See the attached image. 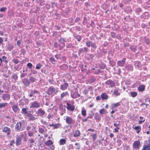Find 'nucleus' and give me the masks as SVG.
<instances>
[{"instance_id":"obj_44","label":"nucleus","mask_w":150,"mask_h":150,"mask_svg":"<svg viewBox=\"0 0 150 150\" xmlns=\"http://www.w3.org/2000/svg\"><path fill=\"white\" fill-rule=\"evenodd\" d=\"M29 80L30 82L33 83L35 81V79L33 77L31 76Z\"/></svg>"},{"instance_id":"obj_2","label":"nucleus","mask_w":150,"mask_h":150,"mask_svg":"<svg viewBox=\"0 0 150 150\" xmlns=\"http://www.w3.org/2000/svg\"><path fill=\"white\" fill-rule=\"evenodd\" d=\"M140 142L139 140H137L134 141L132 144V146L134 149L139 150L140 146Z\"/></svg>"},{"instance_id":"obj_1","label":"nucleus","mask_w":150,"mask_h":150,"mask_svg":"<svg viewBox=\"0 0 150 150\" xmlns=\"http://www.w3.org/2000/svg\"><path fill=\"white\" fill-rule=\"evenodd\" d=\"M58 92V88H54L51 86L48 88L47 93L49 95H51L53 93L56 94Z\"/></svg>"},{"instance_id":"obj_36","label":"nucleus","mask_w":150,"mask_h":150,"mask_svg":"<svg viewBox=\"0 0 150 150\" xmlns=\"http://www.w3.org/2000/svg\"><path fill=\"white\" fill-rule=\"evenodd\" d=\"M13 62L16 64H17L20 62V61L17 59L14 58L12 60Z\"/></svg>"},{"instance_id":"obj_30","label":"nucleus","mask_w":150,"mask_h":150,"mask_svg":"<svg viewBox=\"0 0 150 150\" xmlns=\"http://www.w3.org/2000/svg\"><path fill=\"white\" fill-rule=\"evenodd\" d=\"M53 143V142L51 140H48L45 143V144L47 146H50L51 145H52Z\"/></svg>"},{"instance_id":"obj_57","label":"nucleus","mask_w":150,"mask_h":150,"mask_svg":"<svg viewBox=\"0 0 150 150\" xmlns=\"http://www.w3.org/2000/svg\"><path fill=\"white\" fill-rule=\"evenodd\" d=\"M111 35L113 38H115L116 35V34L115 33L113 32H112L111 33Z\"/></svg>"},{"instance_id":"obj_3","label":"nucleus","mask_w":150,"mask_h":150,"mask_svg":"<svg viewBox=\"0 0 150 150\" xmlns=\"http://www.w3.org/2000/svg\"><path fill=\"white\" fill-rule=\"evenodd\" d=\"M67 108L68 110L71 111L72 112L74 111L75 109V107L73 103L72 104H69L68 102L67 103Z\"/></svg>"},{"instance_id":"obj_11","label":"nucleus","mask_w":150,"mask_h":150,"mask_svg":"<svg viewBox=\"0 0 150 150\" xmlns=\"http://www.w3.org/2000/svg\"><path fill=\"white\" fill-rule=\"evenodd\" d=\"M126 59V58H123L122 60L118 61L117 63V65L121 67H124L125 64Z\"/></svg>"},{"instance_id":"obj_47","label":"nucleus","mask_w":150,"mask_h":150,"mask_svg":"<svg viewBox=\"0 0 150 150\" xmlns=\"http://www.w3.org/2000/svg\"><path fill=\"white\" fill-rule=\"evenodd\" d=\"M130 49L132 51L135 52L136 50V47L135 46H132L130 47Z\"/></svg>"},{"instance_id":"obj_19","label":"nucleus","mask_w":150,"mask_h":150,"mask_svg":"<svg viewBox=\"0 0 150 150\" xmlns=\"http://www.w3.org/2000/svg\"><path fill=\"white\" fill-rule=\"evenodd\" d=\"M27 116L29 117V121H33L36 119L34 116L31 114H28Z\"/></svg>"},{"instance_id":"obj_50","label":"nucleus","mask_w":150,"mask_h":150,"mask_svg":"<svg viewBox=\"0 0 150 150\" xmlns=\"http://www.w3.org/2000/svg\"><path fill=\"white\" fill-rule=\"evenodd\" d=\"M88 90L86 89H85L83 91L82 93L84 94V95H86L88 93Z\"/></svg>"},{"instance_id":"obj_26","label":"nucleus","mask_w":150,"mask_h":150,"mask_svg":"<svg viewBox=\"0 0 150 150\" xmlns=\"http://www.w3.org/2000/svg\"><path fill=\"white\" fill-rule=\"evenodd\" d=\"M73 36L79 42H80L81 39V37L80 35H77L76 34H74Z\"/></svg>"},{"instance_id":"obj_4","label":"nucleus","mask_w":150,"mask_h":150,"mask_svg":"<svg viewBox=\"0 0 150 150\" xmlns=\"http://www.w3.org/2000/svg\"><path fill=\"white\" fill-rule=\"evenodd\" d=\"M66 123L68 125H71L73 124L74 121L72 119L71 117H69L68 116L66 117V119L65 120Z\"/></svg>"},{"instance_id":"obj_25","label":"nucleus","mask_w":150,"mask_h":150,"mask_svg":"<svg viewBox=\"0 0 150 150\" xmlns=\"http://www.w3.org/2000/svg\"><path fill=\"white\" fill-rule=\"evenodd\" d=\"M99 112L100 114L101 115L108 113V112H107V111L104 108L101 109L100 110Z\"/></svg>"},{"instance_id":"obj_61","label":"nucleus","mask_w":150,"mask_h":150,"mask_svg":"<svg viewBox=\"0 0 150 150\" xmlns=\"http://www.w3.org/2000/svg\"><path fill=\"white\" fill-rule=\"evenodd\" d=\"M53 116V115H51V114H49L48 116H47V118L49 119V120H50V118L52 117Z\"/></svg>"},{"instance_id":"obj_34","label":"nucleus","mask_w":150,"mask_h":150,"mask_svg":"<svg viewBox=\"0 0 150 150\" xmlns=\"http://www.w3.org/2000/svg\"><path fill=\"white\" fill-rule=\"evenodd\" d=\"M47 131V129H46L45 131ZM39 132L41 134H43L45 132L44 129L41 127H39L38 129Z\"/></svg>"},{"instance_id":"obj_41","label":"nucleus","mask_w":150,"mask_h":150,"mask_svg":"<svg viewBox=\"0 0 150 150\" xmlns=\"http://www.w3.org/2000/svg\"><path fill=\"white\" fill-rule=\"evenodd\" d=\"M92 42L91 41L88 40L86 42V45L88 47H90L91 46Z\"/></svg>"},{"instance_id":"obj_31","label":"nucleus","mask_w":150,"mask_h":150,"mask_svg":"<svg viewBox=\"0 0 150 150\" xmlns=\"http://www.w3.org/2000/svg\"><path fill=\"white\" fill-rule=\"evenodd\" d=\"M131 96L133 98L135 97L137 95V93L135 92H132L130 93Z\"/></svg>"},{"instance_id":"obj_12","label":"nucleus","mask_w":150,"mask_h":150,"mask_svg":"<svg viewBox=\"0 0 150 150\" xmlns=\"http://www.w3.org/2000/svg\"><path fill=\"white\" fill-rule=\"evenodd\" d=\"M2 98L4 100H8L10 98V96L8 94H3L2 95Z\"/></svg>"},{"instance_id":"obj_10","label":"nucleus","mask_w":150,"mask_h":150,"mask_svg":"<svg viewBox=\"0 0 150 150\" xmlns=\"http://www.w3.org/2000/svg\"><path fill=\"white\" fill-rule=\"evenodd\" d=\"M21 125V123L20 122H18L17 123L15 126V129L16 131L19 132L20 131Z\"/></svg>"},{"instance_id":"obj_37","label":"nucleus","mask_w":150,"mask_h":150,"mask_svg":"<svg viewBox=\"0 0 150 150\" xmlns=\"http://www.w3.org/2000/svg\"><path fill=\"white\" fill-rule=\"evenodd\" d=\"M66 42L65 39L62 38H61L59 40V43H65L64 42Z\"/></svg>"},{"instance_id":"obj_49","label":"nucleus","mask_w":150,"mask_h":150,"mask_svg":"<svg viewBox=\"0 0 150 150\" xmlns=\"http://www.w3.org/2000/svg\"><path fill=\"white\" fill-rule=\"evenodd\" d=\"M7 9V8L6 7H3L1 8H0V11L1 12H5Z\"/></svg>"},{"instance_id":"obj_6","label":"nucleus","mask_w":150,"mask_h":150,"mask_svg":"<svg viewBox=\"0 0 150 150\" xmlns=\"http://www.w3.org/2000/svg\"><path fill=\"white\" fill-rule=\"evenodd\" d=\"M40 104L36 101H34L31 103L30 108H38L40 107Z\"/></svg>"},{"instance_id":"obj_9","label":"nucleus","mask_w":150,"mask_h":150,"mask_svg":"<svg viewBox=\"0 0 150 150\" xmlns=\"http://www.w3.org/2000/svg\"><path fill=\"white\" fill-rule=\"evenodd\" d=\"M2 132L6 133L7 136H8L10 135L11 131L10 128L5 127L3 129Z\"/></svg>"},{"instance_id":"obj_7","label":"nucleus","mask_w":150,"mask_h":150,"mask_svg":"<svg viewBox=\"0 0 150 150\" xmlns=\"http://www.w3.org/2000/svg\"><path fill=\"white\" fill-rule=\"evenodd\" d=\"M54 47L56 48L58 47L59 50L62 49L65 46V43H59L56 42L54 45Z\"/></svg>"},{"instance_id":"obj_33","label":"nucleus","mask_w":150,"mask_h":150,"mask_svg":"<svg viewBox=\"0 0 150 150\" xmlns=\"http://www.w3.org/2000/svg\"><path fill=\"white\" fill-rule=\"evenodd\" d=\"M49 60L50 62L53 64H55L56 62V61L55 60L54 58L51 57L49 58Z\"/></svg>"},{"instance_id":"obj_14","label":"nucleus","mask_w":150,"mask_h":150,"mask_svg":"<svg viewBox=\"0 0 150 150\" xmlns=\"http://www.w3.org/2000/svg\"><path fill=\"white\" fill-rule=\"evenodd\" d=\"M21 138L19 136H17L16 137V145H19L21 144Z\"/></svg>"},{"instance_id":"obj_32","label":"nucleus","mask_w":150,"mask_h":150,"mask_svg":"<svg viewBox=\"0 0 150 150\" xmlns=\"http://www.w3.org/2000/svg\"><path fill=\"white\" fill-rule=\"evenodd\" d=\"M113 94L116 96H117L120 95V93L117 90H114L113 92Z\"/></svg>"},{"instance_id":"obj_64","label":"nucleus","mask_w":150,"mask_h":150,"mask_svg":"<svg viewBox=\"0 0 150 150\" xmlns=\"http://www.w3.org/2000/svg\"><path fill=\"white\" fill-rule=\"evenodd\" d=\"M145 119H144L143 120H141L139 121L138 122V124H141L142 123L144 122L145 121Z\"/></svg>"},{"instance_id":"obj_54","label":"nucleus","mask_w":150,"mask_h":150,"mask_svg":"<svg viewBox=\"0 0 150 150\" xmlns=\"http://www.w3.org/2000/svg\"><path fill=\"white\" fill-rule=\"evenodd\" d=\"M27 66L28 67L30 68V69H32L33 65L32 64L30 63H29L27 64Z\"/></svg>"},{"instance_id":"obj_51","label":"nucleus","mask_w":150,"mask_h":150,"mask_svg":"<svg viewBox=\"0 0 150 150\" xmlns=\"http://www.w3.org/2000/svg\"><path fill=\"white\" fill-rule=\"evenodd\" d=\"M8 47L9 50L11 51L13 49V47L12 45H8Z\"/></svg>"},{"instance_id":"obj_24","label":"nucleus","mask_w":150,"mask_h":150,"mask_svg":"<svg viewBox=\"0 0 150 150\" xmlns=\"http://www.w3.org/2000/svg\"><path fill=\"white\" fill-rule=\"evenodd\" d=\"M120 102H117L115 103H113L111 105V109H113L114 108H116L119 106L120 105Z\"/></svg>"},{"instance_id":"obj_55","label":"nucleus","mask_w":150,"mask_h":150,"mask_svg":"<svg viewBox=\"0 0 150 150\" xmlns=\"http://www.w3.org/2000/svg\"><path fill=\"white\" fill-rule=\"evenodd\" d=\"M84 50L83 48H80L79 50V55L81 53L83 52Z\"/></svg>"},{"instance_id":"obj_27","label":"nucleus","mask_w":150,"mask_h":150,"mask_svg":"<svg viewBox=\"0 0 150 150\" xmlns=\"http://www.w3.org/2000/svg\"><path fill=\"white\" fill-rule=\"evenodd\" d=\"M81 134V133L79 130H77L75 131V133L74 134V136L75 137H79Z\"/></svg>"},{"instance_id":"obj_29","label":"nucleus","mask_w":150,"mask_h":150,"mask_svg":"<svg viewBox=\"0 0 150 150\" xmlns=\"http://www.w3.org/2000/svg\"><path fill=\"white\" fill-rule=\"evenodd\" d=\"M59 145H63L65 144L66 142V140L64 139H61L59 141Z\"/></svg>"},{"instance_id":"obj_18","label":"nucleus","mask_w":150,"mask_h":150,"mask_svg":"<svg viewBox=\"0 0 150 150\" xmlns=\"http://www.w3.org/2000/svg\"><path fill=\"white\" fill-rule=\"evenodd\" d=\"M101 98L103 100H106L108 98V95L105 93H103L101 95Z\"/></svg>"},{"instance_id":"obj_20","label":"nucleus","mask_w":150,"mask_h":150,"mask_svg":"<svg viewBox=\"0 0 150 150\" xmlns=\"http://www.w3.org/2000/svg\"><path fill=\"white\" fill-rule=\"evenodd\" d=\"M132 127L134 129L137 131V133L138 134L139 133L141 129L140 126L134 127V125H133Z\"/></svg>"},{"instance_id":"obj_5","label":"nucleus","mask_w":150,"mask_h":150,"mask_svg":"<svg viewBox=\"0 0 150 150\" xmlns=\"http://www.w3.org/2000/svg\"><path fill=\"white\" fill-rule=\"evenodd\" d=\"M36 113L37 114L38 116L41 117H43L45 114V112L41 108H39L38 110Z\"/></svg>"},{"instance_id":"obj_43","label":"nucleus","mask_w":150,"mask_h":150,"mask_svg":"<svg viewBox=\"0 0 150 150\" xmlns=\"http://www.w3.org/2000/svg\"><path fill=\"white\" fill-rule=\"evenodd\" d=\"M12 78L16 80L18 79V76L16 74H13L12 75Z\"/></svg>"},{"instance_id":"obj_62","label":"nucleus","mask_w":150,"mask_h":150,"mask_svg":"<svg viewBox=\"0 0 150 150\" xmlns=\"http://www.w3.org/2000/svg\"><path fill=\"white\" fill-rule=\"evenodd\" d=\"M15 143L14 140H11L10 142V146H12Z\"/></svg>"},{"instance_id":"obj_17","label":"nucleus","mask_w":150,"mask_h":150,"mask_svg":"<svg viewBox=\"0 0 150 150\" xmlns=\"http://www.w3.org/2000/svg\"><path fill=\"white\" fill-rule=\"evenodd\" d=\"M68 86L69 84L68 83H64L61 85L60 89L63 91H64L67 89Z\"/></svg>"},{"instance_id":"obj_28","label":"nucleus","mask_w":150,"mask_h":150,"mask_svg":"<svg viewBox=\"0 0 150 150\" xmlns=\"http://www.w3.org/2000/svg\"><path fill=\"white\" fill-rule=\"evenodd\" d=\"M90 136L92 137L93 140L94 141L97 138V135L96 134L92 133L90 135Z\"/></svg>"},{"instance_id":"obj_52","label":"nucleus","mask_w":150,"mask_h":150,"mask_svg":"<svg viewBox=\"0 0 150 150\" xmlns=\"http://www.w3.org/2000/svg\"><path fill=\"white\" fill-rule=\"evenodd\" d=\"M141 9L140 8H137L135 10V12L136 13H139L141 12Z\"/></svg>"},{"instance_id":"obj_60","label":"nucleus","mask_w":150,"mask_h":150,"mask_svg":"<svg viewBox=\"0 0 150 150\" xmlns=\"http://www.w3.org/2000/svg\"><path fill=\"white\" fill-rule=\"evenodd\" d=\"M119 125V123L117 124H116V123H114V126L115 127H116L118 129H119V128L118 127V126Z\"/></svg>"},{"instance_id":"obj_15","label":"nucleus","mask_w":150,"mask_h":150,"mask_svg":"<svg viewBox=\"0 0 150 150\" xmlns=\"http://www.w3.org/2000/svg\"><path fill=\"white\" fill-rule=\"evenodd\" d=\"M71 97L74 98H76L80 96V94L78 93V92H74L71 95Z\"/></svg>"},{"instance_id":"obj_45","label":"nucleus","mask_w":150,"mask_h":150,"mask_svg":"<svg viewBox=\"0 0 150 150\" xmlns=\"http://www.w3.org/2000/svg\"><path fill=\"white\" fill-rule=\"evenodd\" d=\"M28 142L30 144H32L34 143L35 141L33 138H30L28 140Z\"/></svg>"},{"instance_id":"obj_16","label":"nucleus","mask_w":150,"mask_h":150,"mask_svg":"<svg viewBox=\"0 0 150 150\" xmlns=\"http://www.w3.org/2000/svg\"><path fill=\"white\" fill-rule=\"evenodd\" d=\"M22 81L24 85L26 86H29L30 82L27 79L25 78L22 79Z\"/></svg>"},{"instance_id":"obj_13","label":"nucleus","mask_w":150,"mask_h":150,"mask_svg":"<svg viewBox=\"0 0 150 150\" xmlns=\"http://www.w3.org/2000/svg\"><path fill=\"white\" fill-rule=\"evenodd\" d=\"M12 109L15 113H17L19 112V109L16 105H14L12 106Z\"/></svg>"},{"instance_id":"obj_39","label":"nucleus","mask_w":150,"mask_h":150,"mask_svg":"<svg viewBox=\"0 0 150 150\" xmlns=\"http://www.w3.org/2000/svg\"><path fill=\"white\" fill-rule=\"evenodd\" d=\"M42 67V65L40 63L37 64L35 69H39L41 68Z\"/></svg>"},{"instance_id":"obj_38","label":"nucleus","mask_w":150,"mask_h":150,"mask_svg":"<svg viewBox=\"0 0 150 150\" xmlns=\"http://www.w3.org/2000/svg\"><path fill=\"white\" fill-rule=\"evenodd\" d=\"M81 113L83 116H86V110L84 109H82L81 111Z\"/></svg>"},{"instance_id":"obj_53","label":"nucleus","mask_w":150,"mask_h":150,"mask_svg":"<svg viewBox=\"0 0 150 150\" xmlns=\"http://www.w3.org/2000/svg\"><path fill=\"white\" fill-rule=\"evenodd\" d=\"M75 144L76 146H77L76 149L78 150L79 149L80 147V144L79 143H76Z\"/></svg>"},{"instance_id":"obj_59","label":"nucleus","mask_w":150,"mask_h":150,"mask_svg":"<svg viewBox=\"0 0 150 150\" xmlns=\"http://www.w3.org/2000/svg\"><path fill=\"white\" fill-rule=\"evenodd\" d=\"M101 71L99 69H98V70L96 71L94 73V74H99L100 72Z\"/></svg>"},{"instance_id":"obj_23","label":"nucleus","mask_w":150,"mask_h":150,"mask_svg":"<svg viewBox=\"0 0 150 150\" xmlns=\"http://www.w3.org/2000/svg\"><path fill=\"white\" fill-rule=\"evenodd\" d=\"M145 86L143 85H141L138 88V90L139 92H142L145 90Z\"/></svg>"},{"instance_id":"obj_22","label":"nucleus","mask_w":150,"mask_h":150,"mask_svg":"<svg viewBox=\"0 0 150 150\" xmlns=\"http://www.w3.org/2000/svg\"><path fill=\"white\" fill-rule=\"evenodd\" d=\"M67 95H69V94L67 91L62 92L60 95V99L62 100Z\"/></svg>"},{"instance_id":"obj_48","label":"nucleus","mask_w":150,"mask_h":150,"mask_svg":"<svg viewBox=\"0 0 150 150\" xmlns=\"http://www.w3.org/2000/svg\"><path fill=\"white\" fill-rule=\"evenodd\" d=\"M55 57L57 59H60L61 57V55L60 54H56L55 55Z\"/></svg>"},{"instance_id":"obj_46","label":"nucleus","mask_w":150,"mask_h":150,"mask_svg":"<svg viewBox=\"0 0 150 150\" xmlns=\"http://www.w3.org/2000/svg\"><path fill=\"white\" fill-rule=\"evenodd\" d=\"M91 46V47L95 49H96L97 48V46L95 45V43L93 42H92Z\"/></svg>"},{"instance_id":"obj_8","label":"nucleus","mask_w":150,"mask_h":150,"mask_svg":"<svg viewBox=\"0 0 150 150\" xmlns=\"http://www.w3.org/2000/svg\"><path fill=\"white\" fill-rule=\"evenodd\" d=\"M105 83L109 87H113L115 86V82L111 80H109L105 82Z\"/></svg>"},{"instance_id":"obj_35","label":"nucleus","mask_w":150,"mask_h":150,"mask_svg":"<svg viewBox=\"0 0 150 150\" xmlns=\"http://www.w3.org/2000/svg\"><path fill=\"white\" fill-rule=\"evenodd\" d=\"M28 109L27 108H23L22 109V113L24 114L25 115L27 114V110Z\"/></svg>"},{"instance_id":"obj_42","label":"nucleus","mask_w":150,"mask_h":150,"mask_svg":"<svg viewBox=\"0 0 150 150\" xmlns=\"http://www.w3.org/2000/svg\"><path fill=\"white\" fill-rule=\"evenodd\" d=\"M61 126V124H60L58 123L57 124H55L54 125V129H57L59 128Z\"/></svg>"},{"instance_id":"obj_21","label":"nucleus","mask_w":150,"mask_h":150,"mask_svg":"<svg viewBox=\"0 0 150 150\" xmlns=\"http://www.w3.org/2000/svg\"><path fill=\"white\" fill-rule=\"evenodd\" d=\"M94 118L97 121H100L101 120V117L100 115L97 112H96L95 114Z\"/></svg>"},{"instance_id":"obj_40","label":"nucleus","mask_w":150,"mask_h":150,"mask_svg":"<svg viewBox=\"0 0 150 150\" xmlns=\"http://www.w3.org/2000/svg\"><path fill=\"white\" fill-rule=\"evenodd\" d=\"M8 104L7 103H2L0 104V108L5 107Z\"/></svg>"},{"instance_id":"obj_58","label":"nucleus","mask_w":150,"mask_h":150,"mask_svg":"<svg viewBox=\"0 0 150 150\" xmlns=\"http://www.w3.org/2000/svg\"><path fill=\"white\" fill-rule=\"evenodd\" d=\"M2 58L4 59V61L6 62H7L8 61L7 60V57L5 56H4L2 57Z\"/></svg>"},{"instance_id":"obj_56","label":"nucleus","mask_w":150,"mask_h":150,"mask_svg":"<svg viewBox=\"0 0 150 150\" xmlns=\"http://www.w3.org/2000/svg\"><path fill=\"white\" fill-rule=\"evenodd\" d=\"M28 135L30 137H33V134L32 132H29L28 133Z\"/></svg>"},{"instance_id":"obj_63","label":"nucleus","mask_w":150,"mask_h":150,"mask_svg":"<svg viewBox=\"0 0 150 150\" xmlns=\"http://www.w3.org/2000/svg\"><path fill=\"white\" fill-rule=\"evenodd\" d=\"M25 101V100H21L20 101V102L21 105H23L24 104Z\"/></svg>"}]
</instances>
